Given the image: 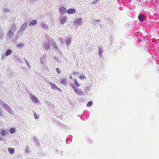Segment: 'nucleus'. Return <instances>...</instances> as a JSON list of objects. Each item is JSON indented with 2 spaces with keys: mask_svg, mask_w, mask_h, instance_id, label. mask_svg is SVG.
Masks as SVG:
<instances>
[{
  "mask_svg": "<svg viewBox=\"0 0 159 159\" xmlns=\"http://www.w3.org/2000/svg\"><path fill=\"white\" fill-rule=\"evenodd\" d=\"M2 105L4 107V108L8 111V112L10 114H12L13 111L11 109L10 107L5 102H2Z\"/></svg>",
  "mask_w": 159,
  "mask_h": 159,
  "instance_id": "nucleus-1",
  "label": "nucleus"
},
{
  "mask_svg": "<svg viewBox=\"0 0 159 159\" xmlns=\"http://www.w3.org/2000/svg\"><path fill=\"white\" fill-rule=\"evenodd\" d=\"M67 19V18L66 16H61L60 18V22L61 24H63L65 23Z\"/></svg>",
  "mask_w": 159,
  "mask_h": 159,
  "instance_id": "nucleus-2",
  "label": "nucleus"
},
{
  "mask_svg": "<svg viewBox=\"0 0 159 159\" xmlns=\"http://www.w3.org/2000/svg\"><path fill=\"white\" fill-rule=\"evenodd\" d=\"M71 38L67 37L65 38V43H66L67 46H69V44L71 43Z\"/></svg>",
  "mask_w": 159,
  "mask_h": 159,
  "instance_id": "nucleus-3",
  "label": "nucleus"
},
{
  "mask_svg": "<svg viewBox=\"0 0 159 159\" xmlns=\"http://www.w3.org/2000/svg\"><path fill=\"white\" fill-rule=\"evenodd\" d=\"M82 18L80 17L78 18L75 21L74 23L78 25H80L82 23Z\"/></svg>",
  "mask_w": 159,
  "mask_h": 159,
  "instance_id": "nucleus-4",
  "label": "nucleus"
},
{
  "mask_svg": "<svg viewBox=\"0 0 159 159\" xmlns=\"http://www.w3.org/2000/svg\"><path fill=\"white\" fill-rule=\"evenodd\" d=\"M49 42H46L44 44L43 47L45 50L50 49V46L49 43Z\"/></svg>",
  "mask_w": 159,
  "mask_h": 159,
  "instance_id": "nucleus-5",
  "label": "nucleus"
},
{
  "mask_svg": "<svg viewBox=\"0 0 159 159\" xmlns=\"http://www.w3.org/2000/svg\"><path fill=\"white\" fill-rule=\"evenodd\" d=\"M60 81L61 84H66L67 83V81L66 80L64 77L61 78L60 79Z\"/></svg>",
  "mask_w": 159,
  "mask_h": 159,
  "instance_id": "nucleus-6",
  "label": "nucleus"
},
{
  "mask_svg": "<svg viewBox=\"0 0 159 159\" xmlns=\"http://www.w3.org/2000/svg\"><path fill=\"white\" fill-rule=\"evenodd\" d=\"M66 9L63 7H61L59 10V11L60 14L64 15V14L66 12Z\"/></svg>",
  "mask_w": 159,
  "mask_h": 159,
  "instance_id": "nucleus-7",
  "label": "nucleus"
},
{
  "mask_svg": "<svg viewBox=\"0 0 159 159\" xmlns=\"http://www.w3.org/2000/svg\"><path fill=\"white\" fill-rule=\"evenodd\" d=\"M14 59L18 63L21 62V60L18 56L14 54Z\"/></svg>",
  "mask_w": 159,
  "mask_h": 159,
  "instance_id": "nucleus-8",
  "label": "nucleus"
},
{
  "mask_svg": "<svg viewBox=\"0 0 159 159\" xmlns=\"http://www.w3.org/2000/svg\"><path fill=\"white\" fill-rule=\"evenodd\" d=\"M49 43L52 44V46L55 49H57L58 47L56 45L55 42L52 40H51L49 41Z\"/></svg>",
  "mask_w": 159,
  "mask_h": 159,
  "instance_id": "nucleus-9",
  "label": "nucleus"
},
{
  "mask_svg": "<svg viewBox=\"0 0 159 159\" xmlns=\"http://www.w3.org/2000/svg\"><path fill=\"white\" fill-rule=\"evenodd\" d=\"M138 18L139 21L141 22H143L145 20L144 16L142 14H140Z\"/></svg>",
  "mask_w": 159,
  "mask_h": 159,
  "instance_id": "nucleus-10",
  "label": "nucleus"
},
{
  "mask_svg": "<svg viewBox=\"0 0 159 159\" xmlns=\"http://www.w3.org/2000/svg\"><path fill=\"white\" fill-rule=\"evenodd\" d=\"M0 132L2 135L4 137L8 133L7 131L4 129H1L0 130Z\"/></svg>",
  "mask_w": 159,
  "mask_h": 159,
  "instance_id": "nucleus-11",
  "label": "nucleus"
},
{
  "mask_svg": "<svg viewBox=\"0 0 159 159\" xmlns=\"http://www.w3.org/2000/svg\"><path fill=\"white\" fill-rule=\"evenodd\" d=\"M27 24L26 23L24 24L20 28V31H24L26 27Z\"/></svg>",
  "mask_w": 159,
  "mask_h": 159,
  "instance_id": "nucleus-12",
  "label": "nucleus"
},
{
  "mask_svg": "<svg viewBox=\"0 0 159 159\" xmlns=\"http://www.w3.org/2000/svg\"><path fill=\"white\" fill-rule=\"evenodd\" d=\"M13 32L11 30H10L7 34V36L9 38L12 37L13 35Z\"/></svg>",
  "mask_w": 159,
  "mask_h": 159,
  "instance_id": "nucleus-13",
  "label": "nucleus"
},
{
  "mask_svg": "<svg viewBox=\"0 0 159 159\" xmlns=\"http://www.w3.org/2000/svg\"><path fill=\"white\" fill-rule=\"evenodd\" d=\"M51 85L52 89H54L55 88H56L57 89L59 90L61 92V89L59 88H58L57 87L55 84L52 83L51 84Z\"/></svg>",
  "mask_w": 159,
  "mask_h": 159,
  "instance_id": "nucleus-14",
  "label": "nucleus"
},
{
  "mask_svg": "<svg viewBox=\"0 0 159 159\" xmlns=\"http://www.w3.org/2000/svg\"><path fill=\"white\" fill-rule=\"evenodd\" d=\"M40 25L42 28L45 29H48V26L44 23L41 22Z\"/></svg>",
  "mask_w": 159,
  "mask_h": 159,
  "instance_id": "nucleus-15",
  "label": "nucleus"
},
{
  "mask_svg": "<svg viewBox=\"0 0 159 159\" xmlns=\"http://www.w3.org/2000/svg\"><path fill=\"white\" fill-rule=\"evenodd\" d=\"M32 100L35 102L37 103L38 102V98L34 95H32L31 96Z\"/></svg>",
  "mask_w": 159,
  "mask_h": 159,
  "instance_id": "nucleus-16",
  "label": "nucleus"
},
{
  "mask_svg": "<svg viewBox=\"0 0 159 159\" xmlns=\"http://www.w3.org/2000/svg\"><path fill=\"white\" fill-rule=\"evenodd\" d=\"M8 150L9 153L11 154H13L14 153V150L13 148H8Z\"/></svg>",
  "mask_w": 159,
  "mask_h": 159,
  "instance_id": "nucleus-17",
  "label": "nucleus"
},
{
  "mask_svg": "<svg viewBox=\"0 0 159 159\" xmlns=\"http://www.w3.org/2000/svg\"><path fill=\"white\" fill-rule=\"evenodd\" d=\"M59 41L62 44H65V39H62L61 37H60L59 39Z\"/></svg>",
  "mask_w": 159,
  "mask_h": 159,
  "instance_id": "nucleus-18",
  "label": "nucleus"
},
{
  "mask_svg": "<svg viewBox=\"0 0 159 159\" xmlns=\"http://www.w3.org/2000/svg\"><path fill=\"white\" fill-rule=\"evenodd\" d=\"M37 21L36 20H33L30 24V25L31 26H33L37 23Z\"/></svg>",
  "mask_w": 159,
  "mask_h": 159,
  "instance_id": "nucleus-19",
  "label": "nucleus"
},
{
  "mask_svg": "<svg viewBox=\"0 0 159 159\" xmlns=\"http://www.w3.org/2000/svg\"><path fill=\"white\" fill-rule=\"evenodd\" d=\"M12 51L10 49H8L7 50V51L6 52V55L7 56H8V55H9L11 54V53Z\"/></svg>",
  "mask_w": 159,
  "mask_h": 159,
  "instance_id": "nucleus-20",
  "label": "nucleus"
},
{
  "mask_svg": "<svg viewBox=\"0 0 159 159\" xmlns=\"http://www.w3.org/2000/svg\"><path fill=\"white\" fill-rule=\"evenodd\" d=\"M75 10L74 9H72L69 10L67 11V12L69 14H72L75 12Z\"/></svg>",
  "mask_w": 159,
  "mask_h": 159,
  "instance_id": "nucleus-21",
  "label": "nucleus"
},
{
  "mask_svg": "<svg viewBox=\"0 0 159 159\" xmlns=\"http://www.w3.org/2000/svg\"><path fill=\"white\" fill-rule=\"evenodd\" d=\"M75 92L78 95H80L82 93L81 90L79 88H78Z\"/></svg>",
  "mask_w": 159,
  "mask_h": 159,
  "instance_id": "nucleus-22",
  "label": "nucleus"
},
{
  "mask_svg": "<svg viewBox=\"0 0 159 159\" xmlns=\"http://www.w3.org/2000/svg\"><path fill=\"white\" fill-rule=\"evenodd\" d=\"M24 45V43L22 42H20L18 43L17 45V47L18 48H20L21 47Z\"/></svg>",
  "mask_w": 159,
  "mask_h": 159,
  "instance_id": "nucleus-23",
  "label": "nucleus"
},
{
  "mask_svg": "<svg viewBox=\"0 0 159 159\" xmlns=\"http://www.w3.org/2000/svg\"><path fill=\"white\" fill-rule=\"evenodd\" d=\"M3 34L4 32L2 30V28L0 27V39L2 38V37Z\"/></svg>",
  "mask_w": 159,
  "mask_h": 159,
  "instance_id": "nucleus-24",
  "label": "nucleus"
},
{
  "mask_svg": "<svg viewBox=\"0 0 159 159\" xmlns=\"http://www.w3.org/2000/svg\"><path fill=\"white\" fill-rule=\"evenodd\" d=\"M73 81H74V84H75V85L77 87H79L80 86V84L78 83L77 81V80L76 79H74L73 80Z\"/></svg>",
  "mask_w": 159,
  "mask_h": 159,
  "instance_id": "nucleus-25",
  "label": "nucleus"
},
{
  "mask_svg": "<svg viewBox=\"0 0 159 159\" xmlns=\"http://www.w3.org/2000/svg\"><path fill=\"white\" fill-rule=\"evenodd\" d=\"M34 118L35 119H38L39 118V116L38 115L36 112L34 113Z\"/></svg>",
  "mask_w": 159,
  "mask_h": 159,
  "instance_id": "nucleus-26",
  "label": "nucleus"
},
{
  "mask_svg": "<svg viewBox=\"0 0 159 159\" xmlns=\"http://www.w3.org/2000/svg\"><path fill=\"white\" fill-rule=\"evenodd\" d=\"M103 52V50L102 48H101L99 49V54L100 57L101 56Z\"/></svg>",
  "mask_w": 159,
  "mask_h": 159,
  "instance_id": "nucleus-27",
  "label": "nucleus"
},
{
  "mask_svg": "<svg viewBox=\"0 0 159 159\" xmlns=\"http://www.w3.org/2000/svg\"><path fill=\"white\" fill-rule=\"evenodd\" d=\"M3 12H4L9 13L10 12V10L8 8H5L3 10Z\"/></svg>",
  "mask_w": 159,
  "mask_h": 159,
  "instance_id": "nucleus-28",
  "label": "nucleus"
},
{
  "mask_svg": "<svg viewBox=\"0 0 159 159\" xmlns=\"http://www.w3.org/2000/svg\"><path fill=\"white\" fill-rule=\"evenodd\" d=\"M16 130L14 128H11L10 130V132L12 134L14 133L15 132Z\"/></svg>",
  "mask_w": 159,
  "mask_h": 159,
  "instance_id": "nucleus-29",
  "label": "nucleus"
},
{
  "mask_svg": "<svg viewBox=\"0 0 159 159\" xmlns=\"http://www.w3.org/2000/svg\"><path fill=\"white\" fill-rule=\"evenodd\" d=\"M93 102L91 101H90L87 104V106L88 107H90L92 106V104Z\"/></svg>",
  "mask_w": 159,
  "mask_h": 159,
  "instance_id": "nucleus-30",
  "label": "nucleus"
},
{
  "mask_svg": "<svg viewBox=\"0 0 159 159\" xmlns=\"http://www.w3.org/2000/svg\"><path fill=\"white\" fill-rule=\"evenodd\" d=\"M11 28L14 30H16V25L15 24H12Z\"/></svg>",
  "mask_w": 159,
  "mask_h": 159,
  "instance_id": "nucleus-31",
  "label": "nucleus"
},
{
  "mask_svg": "<svg viewBox=\"0 0 159 159\" xmlns=\"http://www.w3.org/2000/svg\"><path fill=\"white\" fill-rule=\"evenodd\" d=\"M34 140H35V143H36L37 145L39 144V142L37 138H34Z\"/></svg>",
  "mask_w": 159,
  "mask_h": 159,
  "instance_id": "nucleus-32",
  "label": "nucleus"
},
{
  "mask_svg": "<svg viewBox=\"0 0 159 159\" xmlns=\"http://www.w3.org/2000/svg\"><path fill=\"white\" fill-rule=\"evenodd\" d=\"M23 31H20V30L18 31L17 32V34L19 35H21L22 34V33Z\"/></svg>",
  "mask_w": 159,
  "mask_h": 159,
  "instance_id": "nucleus-33",
  "label": "nucleus"
},
{
  "mask_svg": "<svg viewBox=\"0 0 159 159\" xmlns=\"http://www.w3.org/2000/svg\"><path fill=\"white\" fill-rule=\"evenodd\" d=\"M85 76L84 75H80L79 76V78H80L81 79H83L84 78Z\"/></svg>",
  "mask_w": 159,
  "mask_h": 159,
  "instance_id": "nucleus-34",
  "label": "nucleus"
},
{
  "mask_svg": "<svg viewBox=\"0 0 159 159\" xmlns=\"http://www.w3.org/2000/svg\"><path fill=\"white\" fill-rule=\"evenodd\" d=\"M3 115L1 108L0 107V116H2Z\"/></svg>",
  "mask_w": 159,
  "mask_h": 159,
  "instance_id": "nucleus-35",
  "label": "nucleus"
},
{
  "mask_svg": "<svg viewBox=\"0 0 159 159\" xmlns=\"http://www.w3.org/2000/svg\"><path fill=\"white\" fill-rule=\"evenodd\" d=\"M6 56H7L6 55V54H5H5H3V55H2V59H4L5 58H6L7 57H6Z\"/></svg>",
  "mask_w": 159,
  "mask_h": 159,
  "instance_id": "nucleus-36",
  "label": "nucleus"
},
{
  "mask_svg": "<svg viewBox=\"0 0 159 159\" xmlns=\"http://www.w3.org/2000/svg\"><path fill=\"white\" fill-rule=\"evenodd\" d=\"M4 139V137L2 135V134H0V141H2Z\"/></svg>",
  "mask_w": 159,
  "mask_h": 159,
  "instance_id": "nucleus-37",
  "label": "nucleus"
},
{
  "mask_svg": "<svg viewBox=\"0 0 159 159\" xmlns=\"http://www.w3.org/2000/svg\"><path fill=\"white\" fill-rule=\"evenodd\" d=\"M25 62L26 64L28 66V67H29L30 65H29V62L25 59Z\"/></svg>",
  "mask_w": 159,
  "mask_h": 159,
  "instance_id": "nucleus-38",
  "label": "nucleus"
},
{
  "mask_svg": "<svg viewBox=\"0 0 159 159\" xmlns=\"http://www.w3.org/2000/svg\"><path fill=\"white\" fill-rule=\"evenodd\" d=\"M56 70L58 73H60L61 72V70H60L59 68H57Z\"/></svg>",
  "mask_w": 159,
  "mask_h": 159,
  "instance_id": "nucleus-39",
  "label": "nucleus"
},
{
  "mask_svg": "<svg viewBox=\"0 0 159 159\" xmlns=\"http://www.w3.org/2000/svg\"><path fill=\"white\" fill-rule=\"evenodd\" d=\"M54 58L56 61H59V59H58V58L57 57H54Z\"/></svg>",
  "mask_w": 159,
  "mask_h": 159,
  "instance_id": "nucleus-40",
  "label": "nucleus"
},
{
  "mask_svg": "<svg viewBox=\"0 0 159 159\" xmlns=\"http://www.w3.org/2000/svg\"><path fill=\"white\" fill-rule=\"evenodd\" d=\"M74 90L75 92V91L78 89V88L77 87H76V86H75V87H74L73 88H72Z\"/></svg>",
  "mask_w": 159,
  "mask_h": 159,
  "instance_id": "nucleus-41",
  "label": "nucleus"
},
{
  "mask_svg": "<svg viewBox=\"0 0 159 159\" xmlns=\"http://www.w3.org/2000/svg\"><path fill=\"white\" fill-rule=\"evenodd\" d=\"M74 90L75 92V91L78 89V88L77 87H76V86H75V87H74L73 88H72Z\"/></svg>",
  "mask_w": 159,
  "mask_h": 159,
  "instance_id": "nucleus-42",
  "label": "nucleus"
},
{
  "mask_svg": "<svg viewBox=\"0 0 159 159\" xmlns=\"http://www.w3.org/2000/svg\"><path fill=\"white\" fill-rule=\"evenodd\" d=\"M74 90L75 92V91L78 89V88L77 87H76V86H75V87H74L73 88H72Z\"/></svg>",
  "mask_w": 159,
  "mask_h": 159,
  "instance_id": "nucleus-43",
  "label": "nucleus"
},
{
  "mask_svg": "<svg viewBox=\"0 0 159 159\" xmlns=\"http://www.w3.org/2000/svg\"><path fill=\"white\" fill-rule=\"evenodd\" d=\"M43 57H42L40 60V62L42 64H43L44 62V61H43Z\"/></svg>",
  "mask_w": 159,
  "mask_h": 159,
  "instance_id": "nucleus-44",
  "label": "nucleus"
},
{
  "mask_svg": "<svg viewBox=\"0 0 159 159\" xmlns=\"http://www.w3.org/2000/svg\"><path fill=\"white\" fill-rule=\"evenodd\" d=\"M71 86L72 88H73L74 87H75L76 86L75 85V84H74L73 83H72L71 84Z\"/></svg>",
  "mask_w": 159,
  "mask_h": 159,
  "instance_id": "nucleus-45",
  "label": "nucleus"
},
{
  "mask_svg": "<svg viewBox=\"0 0 159 159\" xmlns=\"http://www.w3.org/2000/svg\"><path fill=\"white\" fill-rule=\"evenodd\" d=\"M72 139H68L67 140H66V143H67V142H68L69 141H71Z\"/></svg>",
  "mask_w": 159,
  "mask_h": 159,
  "instance_id": "nucleus-46",
  "label": "nucleus"
},
{
  "mask_svg": "<svg viewBox=\"0 0 159 159\" xmlns=\"http://www.w3.org/2000/svg\"><path fill=\"white\" fill-rule=\"evenodd\" d=\"M89 86H88V87H87L85 89V90L86 91H87L89 89Z\"/></svg>",
  "mask_w": 159,
  "mask_h": 159,
  "instance_id": "nucleus-47",
  "label": "nucleus"
},
{
  "mask_svg": "<svg viewBox=\"0 0 159 159\" xmlns=\"http://www.w3.org/2000/svg\"><path fill=\"white\" fill-rule=\"evenodd\" d=\"M73 74L74 75H78L79 73H78L77 72H73Z\"/></svg>",
  "mask_w": 159,
  "mask_h": 159,
  "instance_id": "nucleus-48",
  "label": "nucleus"
},
{
  "mask_svg": "<svg viewBox=\"0 0 159 159\" xmlns=\"http://www.w3.org/2000/svg\"><path fill=\"white\" fill-rule=\"evenodd\" d=\"M100 20H95V22H98V21H99Z\"/></svg>",
  "mask_w": 159,
  "mask_h": 159,
  "instance_id": "nucleus-49",
  "label": "nucleus"
},
{
  "mask_svg": "<svg viewBox=\"0 0 159 159\" xmlns=\"http://www.w3.org/2000/svg\"><path fill=\"white\" fill-rule=\"evenodd\" d=\"M95 20H93L92 21H91V22H94V21H95Z\"/></svg>",
  "mask_w": 159,
  "mask_h": 159,
  "instance_id": "nucleus-50",
  "label": "nucleus"
},
{
  "mask_svg": "<svg viewBox=\"0 0 159 159\" xmlns=\"http://www.w3.org/2000/svg\"><path fill=\"white\" fill-rule=\"evenodd\" d=\"M45 57H46L45 56L43 55L42 57H43V58H44Z\"/></svg>",
  "mask_w": 159,
  "mask_h": 159,
  "instance_id": "nucleus-51",
  "label": "nucleus"
},
{
  "mask_svg": "<svg viewBox=\"0 0 159 159\" xmlns=\"http://www.w3.org/2000/svg\"><path fill=\"white\" fill-rule=\"evenodd\" d=\"M2 101H1V100L0 99V103H1V104H2Z\"/></svg>",
  "mask_w": 159,
  "mask_h": 159,
  "instance_id": "nucleus-52",
  "label": "nucleus"
},
{
  "mask_svg": "<svg viewBox=\"0 0 159 159\" xmlns=\"http://www.w3.org/2000/svg\"><path fill=\"white\" fill-rule=\"evenodd\" d=\"M99 0H96V2H97Z\"/></svg>",
  "mask_w": 159,
  "mask_h": 159,
  "instance_id": "nucleus-53",
  "label": "nucleus"
},
{
  "mask_svg": "<svg viewBox=\"0 0 159 159\" xmlns=\"http://www.w3.org/2000/svg\"><path fill=\"white\" fill-rule=\"evenodd\" d=\"M70 78L71 79H72V77H70Z\"/></svg>",
  "mask_w": 159,
  "mask_h": 159,
  "instance_id": "nucleus-54",
  "label": "nucleus"
}]
</instances>
